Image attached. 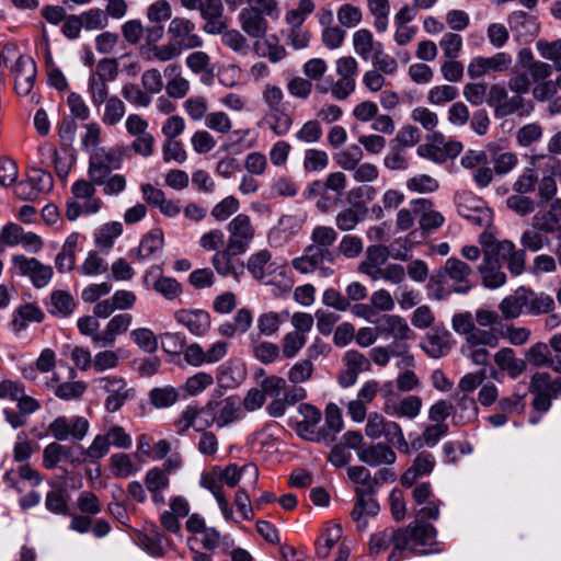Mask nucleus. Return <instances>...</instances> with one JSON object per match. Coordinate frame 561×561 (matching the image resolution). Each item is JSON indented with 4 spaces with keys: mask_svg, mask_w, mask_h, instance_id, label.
Returning <instances> with one entry per match:
<instances>
[{
    "mask_svg": "<svg viewBox=\"0 0 561 561\" xmlns=\"http://www.w3.org/2000/svg\"><path fill=\"white\" fill-rule=\"evenodd\" d=\"M311 244L302 255L291 261V266L301 274L312 273L324 262L334 263L336 253L331 247L337 240V232L330 226H316L310 234Z\"/></svg>",
    "mask_w": 561,
    "mask_h": 561,
    "instance_id": "f257e3e1",
    "label": "nucleus"
},
{
    "mask_svg": "<svg viewBox=\"0 0 561 561\" xmlns=\"http://www.w3.org/2000/svg\"><path fill=\"white\" fill-rule=\"evenodd\" d=\"M350 480L357 484L355 488L356 502L351 513L357 527L364 529L367 516H375L379 512L378 502L371 497L375 494L373 477L364 466H353L347 469Z\"/></svg>",
    "mask_w": 561,
    "mask_h": 561,
    "instance_id": "f03ea898",
    "label": "nucleus"
},
{
    "mask_svg": "<svg viewBox=\"0 0 561 561\" xmlns=\"http://www.w3.org/2000/svg\"><path fill=\"white\" fill-rule=\"evenodd\" d=\"M279 15L276 0H245V7L238 14L239 25L250 38L265 37L268 31L266 16L277 19Z\"/></svg>",
    "mask_w": 561,
    "mask_h": 561,
    "instance_id": "7ed1b4c3",
    "label": "nucleus"
},
{
    "mask_svg": "<svg viewBox=\"0 0 561 561\" xmlns=\"http://www.w3.org/2000/svg\"><path fill=\"white\" fill-rule=\"evenodd\" d=\"M346 188V175L341 172H331L324 181L316 180L304 191V197L316 199V207L325 214L335 207Z\"/></svg>",
    "mask_w": 561,
    "mask_h": 561,
    "instance_id": "20e7f679",
    "label": "nucleus"
},
{
    "mask_svg": "<svg viewBox=\"0 0 561 561\" xmlns=\"http://www.w3.org/2000/svg\"><path fill=\"white\" fill-rule=\"evenodd\" d=\"M96 394H105L104 409L108 413L119 411L123 405L135 397L134 388L128 387L125 378L107 375L94 378L91 382Z\"/></svg>",
    "mask_w": 561,
    "mask_h": 561,
    "instance_id": "39448f33",
    "label": "nucleus"
},
{
    "mask_svg": "<svg viewBox=\"0 0 561 561\" xmlns=\"http://www.w3.org/2000/svg\"><path fill=\"white\" fill-rule=\"evenodd\" d=\"M398 549L412 554H427L436 543V528L431 524L413 522L407 527L399 528Z\"/></svg>",
    "mask_w": 561,
    "mask_h": 561,
    "instance_id": "423d86ee",
    "label": "nucleus"
},
{
    "mask_svg": "<svg viewBox=\"0 0 561 561\" xmlns=\"http://www.w3.org/2000/svg\"><path fill=\"white\" fill-rule=\"evenodd\" d=\"M490 240L491 230H483L479 236L483 257L478 272L481 277V284L485 288L496 289L506 284L507 277Z\"/></svg>",
    "mask_w": 561,
    "mask_h": 561,
    "instance_id": "0eeeda50",
    "label": "nucleus"
},
{
    "mask_svg": "<svg viewBox=\"0 0 561 561\" xmlns=\"http://www.w3.org/2000/svg\"><path fill=\"white\" fill-rule=\"evenodd\" d=\"M451 329L465 337L466 343L471 345L486 344L494 348L499 344V334L493 329H481L474 323V318L470 311L456 312L451 317Z\"/></svg>",
    "mask_w": 561,
    "mask_h": 561,
    "instance_id": "6e6552de",
    "label": "nucleus"
},
{
    "mask_svg": "<svg viewBox=\"0 0 561 561\" xmlns=\"http://www.w3.org/2000/svg\"><path fill=\"white\" fill-rule=\"evenodd\" d=\"M123 157L116 149L100 148L90 156L87 173L94 184L101 186L104 179L121 169Z\"/></svg>",
    "mask_w": 561,
    "mask_h": 561,
    "instance_id": "1a4fd4ad",
    "label": "nucleus"
},
{
    "mask_svg": "<svg viewBox=\"0 0 561 561\" xmlns=\"http://www.w3.org/2000/svg\"><path fill=\"white\" fill-rule=\"evenodd\" d=\"M513 57L510 53L497 51L492 56H476L467 66V75L477 80L495 73H504L511 70Z\"/></svg>",
    "mask_w": 561,
    "mask_h": 561,
    "instance_id": "9d476101",
    "label": "nucleus"
},
{
    "mask_svg": "<svg viewBox=\"0 0 561 561\" xmlns=\"http://www.w3.org/2000/svg\"><path fill=\"white\" fill-rule=\"evenodd\" d=\"M167 34L169 39L182 51L199 48L204 44L202 36L197 33L195 22L185 16L172 18Z\"/></svg>",
    "mask_w": 561,
    "mask_h": 561,
    "instance_id": "9b49d317",
    "label": "nucleus"
},
{
    "mask_svg": "<svg viewBox=\"0 0 561 561\" xmlns=\"http://www.w3.org/2000/svg\"><path fill=\"white\" fill-rule=\"evenodd\" d=\"M525 100L518 94L508 95L507 88L502 83L489 87L486 104L494 110L496 118L511 116L524 107Z\"/></svg>",
    "mask_w": 561,
    "mask_h": 561,
    "instance_id": "f8f14e48",
    "label": "nucleus"
},
{
    "mask_svg": "<svg viewBox=\"0 0 561 561\" xmlns=\"http://www.w3.org/2000/svg\"><path fill=\"white\" fill-rule=\"evenodd\" d=\"M205 411L211 416V422L206 421L204 423L206 427L214 423L217 427L222 428L237 422L242 416L241 402L232 396L220 401H209Z\"/></svg>",
    "mask_w": 561,
    "mask_h": 561,
    "instance_id": "ddd939ff",
    "label": "nucleus"
},
{
    "mask_svg": "<svg viewBox=\"0 0 561 561\" xmlns=\"http://www.w3.org/2000/svg\"><path fill=\"white\" fill-rule=\"evenodd\" d=\"M12 263L18 273L21 276H27L36 288L47 286L54 275L51 266L43 264L35 257L13 255Z\"/></svg>",
    "mask_w": 561,
    "mask_h": 561,
    "instance_id": "4468645a",
    "label": "nucleus"
},
{
    "mask_svg": "<svg viewBox=\"0 0 561 561\" xmlns=\"http://www.w3.org/2000/svg\"><path fill=\"white\" fill-rule=\"evenodd\" d=\"M471 275L472 268L455 256L447 259L440 271V276L451 282L453 291L461 295L468 294L472 289Z\"/></svg>",
    "mask_w": 561,
    "mask_h": 561,
    "instance_id": "2eb2a0df",
    "label": "nucleus"
},
{
    "mask_svg": "<svg viewBox=\"0 0 561 561\" xmlns=\"http://www.w3.org/2000/svg\"><path fill=\"white\" fill-rule=\"evenodd\" d=\"M490 241L500 261L506 262L508 272L513 276L522 275L526 266L525 250L517 249L511 240H497L492 231Z\"/></svg>",
    "mask_w": 561,
    "mask_h": 561,
    "instance_id": "dca6fc26",
    "label": "nucleus"
},
{
    "mask_svg": "<svg viewBox=\"0 0 561 561\" xmlns=\"http://www.w3.org/2000/svg\"><path fill=\"white\" fill-rule=\"evenodd\" d=\"M89 427V421L83 416L77 415L70 419L58 416L49 424L48 431L57 440H67L70 437L82 440Z\"/></svg>",
    "mask_w": 561,
    "mask_h": 561,
    "instance_id": "f3484780",
    "label": "nucleus"
},
{
    "mask_svg": "<svg viewBox=\"0 0 561 561\" xmlns=\"http://www.w3.org/2000/svg\"><path fill=\"white\" fill-rule=\"evenodd\" d=\"M458 214L477 227H489L492 222V211L485 207L481 199L473 196H460L457 202Z\"/></svg>",
    "mask_w": 561,
    "mask_h": 561,
    "instance_id": "a211bd4d",
    "label": "nucleus"
},
{
    "mask_svg": "<svg viewBox=\"0 0 561 561\" xmlns=\"http://www.w3.org/2000/svg\"><path fill=\"white\" fill-rule=\"evenodd\" d=\"M228 231L230 236L227 243L230 244V249L245 253L254 237L250 217L244 214L237 215L229 222Z\"/></svg>",
    "mask_w": 561,
    "mask_h": 561,
    "instance_id": "6ab92c4d",
    "label": "nucleus"
},
{
    "mask_svg": "<svg viewBox=\"0 0 561 561\" xmlns=\"http://www.w3.org/2000/svg\"><path fill=\"white\" fill-rule=\"evenodd\" d=\"M14 89L19 95H28L36 78V65L30 56L21 55L12 66Z\"/></svg>",
    "mask_w": 561,
    "mask_h": 561,
    "instance_id": "aec40b11",
    "label": "nucleus"
},
{
    "mask_svg": "<svg viewBox=\"0 0 561 561\" xmlns=\"http://www.w3.org/2000/svg\"><path fill=\"white\" fill-rule=\"evenodd\" d=\"M414 215L419 217V225L423 231L430 232L438 229L445 222L444 216L433 209V203L428 198H417L410 203Z\"/></svg>",
    "mask_w": 561,
    "mask_h": 561,
    "instance_id": "412c9836",
    "label": "nucleus"
},
{
    "mask_svg": "<svg viewBox=\"0 0 561 561\" xmlns=\"http://www.w3.org/2000/svg\"><path fill=\"white\" fill-rule=\"evenodd\" d=\"M507 22L517 41L529 42L539 32L537 19L525 11L510 13Z\"/></svg>",
    "mask_w": 561,
    "mask_h": 561,
    "instance_id": "4be33fe9",
    "label": "nucleus"
},
{
    "mask_svg": "<svg viewBox=\"0 0 561 561\" xmlns=\"http://www.w3.org/2000/svg\"><path fill=\"white\" fill-rule=\"evenodd\" d=\"M423 401L419 396H405L401 400H385L383 412L393 417L414 420L421 413Z\"/></svg>",
    "mask_w": 561,
    "mask_h": 561,
    "instance_id": "5701e85b",
    "label": "nucleus"
},
{
    "mask_svg": "<svg viewBox=\"0 0 561 561\" xmlns=\"http://www.w3.org/2000/svg\"><path fill=\"white\" fill-rule=\"evenodd\" d=\"M523 312L530 316L550 313L554 309V300L545 293H535L526 287H519Z\"/></svg>",
    "mask_w": 561,
    "mask_h": 561,
    "instance_id": "b1692460",
    "label": "nucleus"
},
{
    "mask_svg": "<svg viewBox=\"0 0 561 561\" xmlns=\"http://www.w3.org/2000/svg\"><path fill=\"white\" fill-rule=\"evenodd\" d=\"M357 457L362 462L370 467L389 466L394 463L397 455L391 446L385 443H377L362 447L357 451Z\"/></svg>",
    "mask_w": 561,
    "mask_h": 561,
    "instance_id": "393cba45",
    "label": "nucleus"
},
{
    "mask_svg": "<svg viewBox=\"0 0 561 561\" xmlns=\"http://www.w3.org/2000/svg\"><path fill=\"white\" fill-rule=\"evenodd\" d=\"M380 335L393 337V340H412L415 334L409 327L407 320L398 314L382 316L376 325Z\"/></svg>",
    "mask_w": 561,
    "mask_h": 561,
    "instance_id": "a878e982",
    "label": "nucleus"
},
{
    "mask_svg": "<svg viewBox=\"0 0 561 561\" xmlns=\"http://www.w3.org/2000/svg\"><path fill=\"white\" fill-rule=\"evenodd\" d=\"M178 323L185 327L196 336L205 335L210 328V316L208 312L196 310H179L174 313Z\"/></svg>",
    "mask_w": 561,
    "mask_h": 561,
    "instance_id": "bb28decb",
    "label": "nucleus"
},
{
    "mask_svg": "<svg viewBox=\"0 0 561 561\" xmlns=\"http://www.w3.org/2000/svg\"><path fill=\"white\" fill-rule=\"evenodd\" d=\"M399 537V528H386L383 531L373 535L369 542L370 552L378 554L392 546L389 561H400L403 553L402 549H398Z\"/></svg>",
    "mask_w": 561,
    "mask_h": 561,
    "instance_id": "cd10ccee",
    "label": "nucleus"
},
{
    "mask_svg": "<svg viewBox=\"0 0 561 561\" xmlns=\"http://www.w3.org/2000/svg\"><path fill=\"white\" fill-rule=\"evenodd\" d=\"M451 419L454 425H466L473 422L478 416V405L473 398L468 394L456 392L453 396Z\"/></svg>",
    "mask_w": 561,
    "mask_h": 561,
    "instance_id": "c85d7f7f",
    "label": "nucleus"
},
{
    "mask_svg": "<svg viewBox=\"0 0 561 561\" xmlns=\"http://www.w3.org/2000/svg\"><path fill=\"white\" fill-rule=\"evenodd\" d=\"M234 249H230V244L227 243L224 250L217 251L211 259V264L216 272L221 276L232 275L238 278L243 273V264L233 260V256L243 254Z\"/></svg>",
    "mask_w": 561,
    "mask_h": 561,
    "instance_id": "c756f323",
    "label": "nucleus"
},
{
    "mask_svg": "<svg viewBox=\"0 0 561 561\" xmlns=\"http://www.w3.org/2000/svg\"><path fill=\"white\" fill-rule=\"evenodd\" d=\"M435 463V458L431 453H419L412 466L402 474L401 484L405 488H412L417 478L428 476L433 471Z\"/></svg>",
    "mask_w": 561,
    "mask_h": 561,
    "instance_id": "7c9ffc66",
    "label": "nucleus"
},
{
    "mask_svg": "<svg viewBox=\"0 0 561 561\" xmlns=\"http://www.w3.org/2000/svg\"><path fill=\"white\" fill-rule=\"evenodd\" d=\"M263 123L278 137L286 136L294 124L293 116L284 105L266 108Z\"/></svg>",
    "mask_w": 561,
    "mask_h": 561,
    "instance_id": "2f4dec72",
    "label": "nucleus"
},
{
    "mask_svg": "<svg viewBox=\"0 0 561 561\" xmlns=\"http://www.w3.org/2000/svg\"><path fill=\"white\" fill-rule=\"evenodd\" d=\"M451 335L447 330H433L426 334L421 347L432 358H439L450 351Z\"/></svg>",
    "mask_w": 561,
    "mask_h": 561,
    "instance_id": "473e14b6",
    "label": "nucleus"
},
{
    "mask_svg": "<svg viewBox=\"0 0 561 561\" xmlns=\"http://www.w3.org/2000/svg\"><path fill=\"white\" fill-rule=\"evenodd\" d=\"M144 483L146 490L151 495L152 502L157 505H163L165 502L163 492L170 485L169 477L159 467H154L146 472Z\"/></svg>",
    "mask_w": 561,
    "mask_h": 561,
    "instance_id": "72a5a7b5",
    "label": "nucleus"
},
{
    "mask_svg": "<svg viewBox=\"0 0 561 561\" xmlns=\"http://www.w3.org/2000/svg\"><path fill=\"white\" fill-rule=\"evenodd\" d=\"M163 243L164 238L162 231L159 229L151 230L141 239L136 249L129 251L128 255L138 261H147L162 249Z\"/></svg>",
    "mask_w": 561,
    "mask_h": 561,
    "instance_id": "f704fd0d",
    "label": "nucleus"
},
{
    "mask_svg": "<svg viewBox=\"0 0 561 561\" xmlns=\"http://www.w3.org/2000/svg\"><path fill=\"white\" fill-rule=\"evenodd\" d=\"M243 476L249 477L250 486H255L259 480L257 467L253 463H247L240 468L237 465H229L220 472L219 480L228 486L234 488Z\"/></svg>",
    "mask_w": 561,
    "mask_h": 561,
    "instance_id": "c9c22d12",
    "label": "nucleus"
},
{
    "mask_svg": "<svg viewBox=\"0 0 561 561\" xmlns=\"http://www.w3.org/2000/svg\"><path fill=\"white\" fill-rule=\"evenodd\" d=\"M383 45L374 39L373 33L367 28H360L353 34L354 51L365 61H369Z\"/></svg>",
    "mask_w": 561,
    "mask_h": 561,
    "instance_id": "e433bc0d",
    "label": "nucleus"
},
{
    "mask_svg": "<svg viewBox=\"0 0 561 561\" xmlns=\"http://www.w3.org/2000/svg\"><path fill=\"white\" fill-rule=\"evenodd\" d=\"M253 48L259 56L267 58L273 64L279 62L287 55L285 47L274 34H266L265 37L256 39Z\"/></svg>",
    "mask_w": 561,
    "mask_h": 561,
    "instance_id": "4c0bfd02",
    "label": "nucleus"
},
{
    "mask_svg": "<svg viewBox=\"0 0 561 561\" xmlns=\"http://www.w3.org/2000/svg\"><path fill=\"white\" fill-rule=\"evenodd\" d=\"M494 362L501 370L506 371L513 379L517 378L526 369V362L517 358L514 351L510 347H504L496 352Z\"/></svg>",
    "mask_w": 561,
    "mask_h": 561,
    "instance_id": "58836bf2",
    "label": "nucleus"
},
{
    "mask_svg": "<svg viewBox=\"0 0 561 561\" xmlns=\"http://www.w3.org/2000/svg\"><path fill=\"white\" fill-rule=\"evenodd\" d=\"M243 378V366L238 359H230L218 367L217 380L222 388H234Z\"/></svg>",
    "mask_w": 561,
    "mask_h": 561,
    "instance_id": "ea45409f",
    "label": "nucleus"
},
{
    "mask_svg": "<svg viewBox=\"0 0 561 561\" xmlns=\"http://www.w3.org/2000/svg\"><path fill=\"white\" fill-rule=\"evenodd\" d=\"M79 240L78 233H71L65 240L61 251L57 254L55 264L60 273L71 272L76 266V249Z\"/></svg>",
    "mask_w": 561,
    "mask_h": 561,
    "instance_id": "a19ab883",
    "label": "nucleus"
},
{
    "mask_svg": "<svg viewBox=\"0 0 561 561\" xmlns=\"http://www.w3.org/2000/svg\"><path fill=\"white\" fill-rule=\"evenodd\" d=\"M271 260L272 254L268 250H260L249 256L247 268L253 278L262 280L274 271Z\"/></svg>",
    "mask_w": 561,
    "mask_h": 561,
    "instance_id": "79ce46f5",
    "label": "nucleus"
},
{
    "mask_svg": "<svg viewBox=\"0 0 561 561\" xmlns=\"http://www.w3.org/2000/svg\"><path fill=\"white\" fill-rule=\"evenodd\" d=\"M288 310L282 312L267 311L256 319V328L261 335L271 336L277 333L280 325L289 318Z\"/></svg>",
    "mask_w": 561,
    "mask_h": 561,
    "instance_id": "37998d69",
    "label": "nucleus"
},
{
    "mask_svg": "<svg viewBox=\"0 0 561 561\" xmlns=\"http://www.w3.org/2000/svg\"><path fill=\"white\" fill-rule=\"evenodd\" d=\"M101 199H77L72 195L66 203V217L73 221L81 215H91L100 210Z\"/></svg>",
    "mask_w": 561,
    "mask_h": 561,
    "instance_id": "c03bdc74",
    "label": "nucleus"
},
{
    "mask_svg": "<svg viewBox=\"0 0 561 561\" xmlns=\"http://www.w3.org/2000/svg\"><path fill=\"white\" fill-rule=\"evenodd\" d=\"M44 319L43 311L33 304L21 306L14 313L12 325L15 331H24L31 322H42Z\"/></svg>",
    "mask_w": 561,
    "mask_h": 561,
    "instance_id": "a18cd8bd",
    "label": "nucleus"
},
{
    "mask_svg": "<svg viewBox=\"0 0 561 561\" xmlns=\"http://www.w3.org/2000/svg\"><path fill=\"white\" fill-rule=\"evenodd\" d=\"M76 307L73 297L66 290H54L50 295L49 312L58 317H69Z\"/></svg>",
    "mask_w": 561,
    "mask_h": 561,
    "instance_id": "49530a36",
    "label": "nucleus"
},
{
    "mask_svg": "<svg viewBox=\"0 0 561 561\" xmlns=\"http://www.w3.org/2000/svg\"><path fill=\"white\" fill-rule=\"evenodd\" d=\"M520 244L523 250L530 252H538L545 247L550 245V238L548 234L531 225L520 236Z\"/></svg>",
    "mask_w": 561,
    "mask_h": 561,
    "instance_id": "de8ad7c7",
    "label": "nucleus"
},
{
    "mask_svg": "<svg viewBox=\"0 0 561 561\" xmlns=\"http://www.w3.org/2000/svg\"><path fill=\"white\" fill-rule=\"evenodd\" d=\"M366 210H362L359 206L347 207L337 213L335 217V226L341 231H352L364 220Z\"/></svg>",
    "mask_w": 561,
    "mask_h": 561,
    "instance_id": "09e8293b",
    "label": "nucleus"
},
{
    "mask_svg": "<svg viewBox=\"0 0 561 561\" xmlns=\"http://www.w3.org/2000/svg\"><path fill=\"white\" fill-rule=\"evenodd\" d=\"M343 428L342 414L339 407L334 403L328 404L325 409V432L323 433V440L332 443L335 435Z\"/></svg>",
    "mask_w": 561,
    "mask_h": 561,
    "instance_id": "8fccbe9b",
    "label": "nucleus"
},
{
    "mask_svg": "<svg viewBox=\"0 0 561 561\" xmlns=\"http://www.w3.org/2000/svg\"><path fill=\"white\" fill-rule=\"evenodd\" d=\"M182 54V50L169 39L168 43L162 45H152L145 53L146 60H158L161 62L170 61Z\"/></svg>",
    "mask_w": 561,
    "mask_h": 561,
    "instance_id": "3c124183",
    "label": "nucleus"
},
{
    "mask_svg": "<svg viewBox=\"0 0 561 561\" xmlns=\"http://www.w3.org/2000/svg\"><path fill=\"white\" fill-rule=\"evenodd\" d=\"M126 113L124 102L117 96H111L104 102L102 122L104 125L114 126L118 124Z\"/></svg>",
    "mask_w": 561,
    "mask_h": 561,
    "instance_id": "603ef678",
    "label": "nucleus"
},
{
    "mask_svg": "<svg viewBox=\"0 0 561 561\" xmlns=\"http://www.w3.org/2000/svg\"><path fill=\"white\" fill-rule=\"evenodd\" d=\"M122 352L121 348L113 351V350H103L101 352H98L93 356V369L95 373L101 374L106 370L115 369L118 367L121 362L119 353Z\"/></svg>",
    "mask_w": 561,
    "mask_h": 561,
    "instance_id": "864d4df0",
    "label": "nucleus"
},
{
    "mask_svg": "<svg viewBox=\"0 0 561 561\" xmlns=\"http://www.w3.org/2000/svg\"><path fill=\"white\" fill-rule=\"evenodd\" d=\"M123 232L119 222L113 221L102 226L95 233V244L100 249L108 250L113 247L114 240Z\"/></svg>",
    "mask_w": 561,
    "mask_h": 561,
    "instance_id": "5fc2aeb1",
    "label": "nucleus"
},
{
    "mask_svg": "<svg viewBox=\"0 0 561 561\" xmlns=\"http://www.w3.org/2000/svg\"><path fill=\"white\" fill-rule=\"evenodd\" d=\"M364 250L363 239L356 234H344L337 245V255H342L345 259H356Z\"/></svg>",
    "mask_w": 561,
    "mask_h": 561,
    "instance_id": "6e6d98bb",
    "label": "nucleus"
},
{
    "mask_svg": "<svg viewBox=\"0 0 561 561\" xmlns=\"http://www.w3.org/2000/svg\"><path fill=\"white\" fill-rule=\"evenodd\" d=\"M110 467L116 478H127L138 471L127 454L118 453L110 457Z\"/></svg>",
    "mask_w": 561,
    "mask_h": 561,
    "instance_id": "4d7b16f0",
    "label": "nucleus"
},
{
    "mask_svg": "<svg viewBox=\"0 0 561 561\" xmlns=\"http://www.w3.org/2000/svg\"><path fill=\"white\" fill-rule=\"evenodd\" d=\"M183 110L192 121H205L208 114V101L202 95L190 96L183 102Z\"/></svg>",
    "mask_w": 561,
    "mask_h": 561,
    "instance_id": "13d9d810",
    "label": "nucleus"
},
{
    "mask_svg": "<svg viewBox=\"0 0 561 561\" xmlns=\"http://www.w3.org/2000/svg\"><path fill=\"white\" fill-rule=\"evenodd\" d=\"M458 89L450 84H440L431 88L427 92V102L432 105L442 106L456 100Z\"/></svg>",
    "mask_w": 561,
    "mask_h": 561,
    "instance_id": "bf43d9fd",
    "label": "nucleus"
},
{
    "mask_svg": "<svg viewBox=\"0 0 561 561\" xmlns=\"http://www.w3.org/2000/svg\"><path fill=\"white\" fill-rule=\"evenodd\" d=\"M342 537V528L339 525L327 529L325 534L317 541L316 553L318 558L325 559L330 554L331 549L337 543Z\"/></svg>",
    "mask_w": 561,
    "mask_h": 561,
    "instance_id": "052dcab7",
    "label": "nucleus"
},
{
    "mask_svg": "<svg viewBox=\"0 0 561 561\" xmlns=\"http://www.w3.org/2000/svg\"><path fill=\"white\" fill-rule=\"evenodd\" d=\"M133 342L146 353H154L158 347V339L156 334L148 328H138L130 332Z\"/></svg>",
    "mask_w": 561,
    "mask_h": 561,
    "instance_id": "680f3d73",
    "label": "nucleus"
},
{
    "mask_svg": "<svg viewBox=\"0 0 561 561\" xmlns=\"http://www.w3.org/2000/svg\"><path fill=\"white\" fill-rule=\"evenodd\" d=\"M526 358L536 367L553 366L550 346L542 342L530 346L526 353Z\"/></svg>",
    "mask_w": 561,
    "mask_h": 561,
    "instance_id": "e2e57ef3",
    "label": "nucleus"
},
{
    "mask_svg": "<svg viewBox=\"0 0 561 561\" xmlns=\"http://www.w3.org/2000/svg\"><path fill=\"white\" fill-rule=\"evenodd\" d=\"M221 42L225 46L240 55H247L250 50L248 39L236 28H227L221 35Z\"/></svg>",
    "mask_w": 561,
    "mask_h": 561,
    "instance_id": "0e129e2a",
    "label": "nucleus"
},
{
    "mask_svg": "<svg viewBox=\"0 0 561 561\" xmlns=\"http://www.w3.org/2000/svg\"><path fill=\"white\" fill-rule=\"evenodd\" d=\"M363 159V151L359 146L351 145L334 156L336 164L346 171H352Z\"/></svg>",
    "mask_w": 561,
    "mask_h": 561,
    "instance_id": "69168bd1",
    "label": "nucleus"
},
{
    "mask_svg": "<svg viewBox=\"0 0 561 561\" xmlns=\"http://www.w3.org/2000/svg\"><path fill=\"white\" fill-rule=\"evenodd\" d=\"M107 268V262L96 252L91 251L81 264L79 272L83 276H96L106 273Z\"/></svg>",
    "mask_w": 561,
    "mask_h": 561,
    "instance_id": "338daca9",
    "label": "nucleus"
},
{
    "mask_svg": "<svg viewBox=\"0 0 561 561\" xmlns=\"http://www.w3.org/2000/svg\"><path fill=\"white\" fill-rule=\"evenodd\" d=\"M536 48L545 59L551 60L556 69H561V38L554 42L540 39Z\"/></svg>",
    "mask_w": 561,
    "mask_h": 561,
    "instance_id": "774afa93",
    "label": "nucleus"
}]
</instances>
